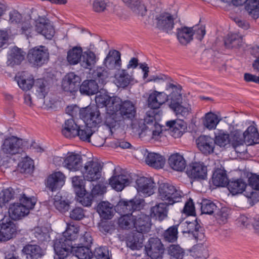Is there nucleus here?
Here are the masks:
<instances>
[{"instance_id":"15","label":"nucleus","mask_w":259,"mask_h":259,"mask_svg":"<svg viewBox=\"0 0 259 259\" xmlns=\"http://www.w3.org/2000/svg\"><path fill=\"white\" fill-rule=\"evenodd\" d=\"M66 177L61 171H55L50 175L45 181L46 188L52 192L59 190L64 185Z\"/></svg>"},{"instance_id":"11","label":"nucleus","mask_w":259,"mask_h":259,"mask_svg":"<svg viewBox=\"0 0 259 259\" xmlns=\"http://www.w3.org/2000/svg\"><path fill=\"white\" fill-rule=\"evenodd\" d=\"M206 166L201 162H192L187 166L186 174L194 180H203L207 177Z\"/></svg>"},{"instance_id":"49","label":"nucleus","mask_w":259,"mask_h":259,"mask_svg":"<svg viewBox=\"0 0 259 259\" xmlns=\"http://www.w3.org/2000/svg\"><path fill=\"white\" fill-rule=\"evenodd\" d=\"M97 126H90L86 125L81 129L79 127L77 131L76 136H78L80 140L83 141L91 142V137L93 135L94 131H93L92 128L96 127Z\"/></svg>"},{"instance_id":"55","label":"nucleus","mask_w":259,"mask_h":259,"mask_svg":"<svg viewBox=\"0 0 259 259\" xmlns=\"http://www.w3.org/2000/svg\"><path fill=\"white\" fill-rule=\"evenodd\" d=\"M219 122V120L215 114L212 113L206 114L204 125L209 130L214 129Z\"/></svg>"},{"instance_id":"26","label":"nucleus","mask_w":259,"mask_h":259,"mask_svg":"<svg viewBox=\"0 0 259 259\" xmlns=\"http://www.w3.org/2000/svg\"><path fill=\"white\" fill-rule=\"evenodd\" d=\"M162 115V111L158 110L148 112L144 119V124L145 130H152L153 127L159 128L160 124L157 121L160 120Z\"/></svg>"},{"instance_id":"18","label":"nucleus","mask_w":259,"mask_h":259,"mask_svg":"<svg viewBox=\"0 0 259 259\" xmlns=\"http://www.w3.org/2000/svg\"><path fill=\"white\" fill-rule=\"evenodd\" d=\"M136 186L138 192L147 196L153 194L156 189V184L151 178L140 177L136 181Z\"/></svg>"},{"instance_id":"14","label":"nucleus","mask_w":259,"mask_h":259,"mask_svg":"<svg viewBox=\"0 0 259 259\" xmlns=\"http://www.w3.org/2000/svg\"><path fill=\"white\" fill-rule=\"evenodd\" d=\"M181 225L185 228V229L182 231L183 233L192 234L197 241L203 239L204 237L203 229L201 227L197 219L192 221H186Z\"/></svg>"},{"instance_id":"63","label":"nucleus","mask_w":259,"mask_h":259,"mask_svg":"<svg viewBox=\"0 0 259 259\" xmlns=\"http://www.w3.org/2000/svg\"><path fill=\"white\" fill-rule=\"evenodd\" d=\"M70 218L75 221H80L85 217V210L81 207H75L70 212Z\"/></svg>"},{"instance_id":"24","label":"nucleus","mask_w":259,"mask_h":259,"mask_svg":"<svg viewBox=\"0 0 259 259\" xmlns=\"http://www.w3.org/2000/svg\"><path fill=\"white\" fill-rule=\"evenodd\" d=\"M22 253L26 259H39L44 255L39 245L32 244L25 245L22 249Z\"/></svg>"},{"instance_id":"27","label":"nucleus","mask_w":259,"mask_h":259,"mask_svg":"<svg viewBox=\"0 0 259 259\" xmlns=\"http://www.w3.org/2000/svg\"><path fill=\"white\" fill-rule=\"evenodd\" d=\"M96 210L100 218L104 220L111 219L115 211L113 205L108 201L99 203Z\"/></svg>"},{"instance_id":"16","label":"nucleus","mask_w":259,"mask_h":259,"mask_svg":"<svg viewBox=\"0 0 259 259\" xmlns=\"http://www.w3.org/2000/svg\"><path fill=\"white\" fill-rule=\"evenodd\" d=\"M156 27L160 30L168 33L174 27V18L169 13H161L155 17Z\"/></svg>"},{"instance_id":"58","label":"nucleus","mask_w":259,"mask_h":259,"mask_svg":"<svg viewBox=\"0 0 259 259\" xmlns=\"http://www.w3.org/2000/svg\"><path fill=\"white\" fill-rule=\"evenodd\" d=\"M14 195L15 192L11 187L2 190L0 192V204L5 205L6 203L14 198Z\"/></svg>"},{"instance_id":"10","label":"nucleus","mask_w":259,"mask_h":259,"mask_svg":"<svg viewBox=\"0 0 259 259\" xmlns=\"http://www.w3.org/2000/svg\"><path fill=\"white\" fill-rule=\"evenodd\" d=\"M170 102L169 106L176 113L177 116L186 117L190 113V108L182 105V97L180 93L173 92L170 96Z\"/></svg>"},{"instance_id":"64","label":"nucleus","mask_w":259,"mask_h":259,"mask_svg":"<svg viewBox=\"0 0 259 259\" xmlns=\"http://www.w3.org/2000/svg\"><path fill=\"white\" fill-rule=\"evenodd\" d=\"M245 9L251 14L259 11V0H246Z\"/></svg>"},{"instance_id":"13","label":"nucleus","mask_w":259,"mask_h":259,"mask_svg":"<svg viewBox=\"0 0 259 259\" xmlns=\"http://www.w3.org/2000/svg\"><path fill=\"white\" fill-rule=\"evenodd\" d=\"M164 249L163 245L157 237L150 238L148 244L145 246L146 253L152 259H158L160 257Z\"/></svg>"},{"instance_id":"3","label":"nucleus","mask_w":259,"mask_h":259,"mask_svg":"<svg viewBox=\"0 0 259 259\" xmlns=\"http://www.w3.org/2000/svg\"><path fill=\"white\" fill-rule=\"evenodd\" d=\"M182 194L181 190L169 183H161L158 188L159 198L169 205L179 202Z\"/></svg>"},{"instance_id":"19","label":"nucleus","mask_w":259,"mask_h":259,"mask_svg":"<svg viewBox=\"0 0 259 259\" xmlns=\"http://www.w3.org/2000/svg\"><path fill=\"white\" fill-rule=\"evenodd\" d=\"M141 152L148 165L156 169L161 168L164 166L165 160L163 156L158 153L150 152L146 149L142 150Z\"/></svg>"},{"instance_id":"54","label":"nucleus","mask_w":259,"mask_h":259,"mask_svg":"<svg viewBox=\"0 0 259 259\" xmlns=\"http://www.w3.org/2000/svg\"><path fill=\"white\" fill-rule=\"evenodd\" d=\"M21 172L30 174L34 168L33 161L28 157H26L18 164Z\"/></svg>"},{"instance_id":"4","label":"nucleus","mask_w":259,"mask_h":259,"mask_svg":"<svg viewBox=\"0 0 259 259\" xmlns=\"http://www.w3.org/2000/svg\"><path fill=\"white\" fill-rule=\"evenodd\" d=\"M113 111H116L123 120L125 119L133 120L137 115L135 104L128 100L123 101L120 99L117 100Z\"/></svg>"},{"instance_id":"31","label":"nucleus","mask_w":259,"mask_h":259,"mask_svg":"<svg viewBox=\"0 0 259 259\" xmlns=\"http://www.w3.org/2000/svg\"><path fill=\"white\" fill-rule=\"evenodd\" d=\"M170 167L176 171H182L186 166V162L183 155L176 153L171 154L168 159Z\"/></svg>"},{"instance_id":"42","label":"nucleus","mask_w":259,"mask_h":259,"mask_svg":"<svg viewBox=\"0 0 259 259\" xmlns=\"http://www.w3.org/2000/svg\"><path fill=\"white\" fill-rule=\"evenodd\" d=\"M190 253L194 259H206L209 256L208 249L201 243L194 245L190 250Z\"/></svg>"},{"instance_id":"40","label":"nucleus","mask_w":259,"mask_h":259,"mask_svg":"<svg viewBox=\"0 0 259 259\" xmlns=\"http://www.w3.org/2000/svg\"><path fill=\"white\" fill-rule=\"evenodd\" d=\"M245 143L248 145L259 143V134L257 129L253 125L249 126L243 133Z\"/></svg>"},{"instance_id":"51","label":"nucleus","mask_w":259,"mask_h":259,"mask_svg":"<svg viewBox=\"0 0 259 259\" xmlns=\"http://www.w3.org/2000/svg\"><path fill=\"white\" fill-rule=\"evenodd\" d=\"M230 142L234 148L243 145L245 143L244 140V134L239 130H236L232 132L231 135Z\"/></svg>"},{"instance_id":"7","label":"nucleus","mask_w":259,"mask_h":259,"mask_svg":"<svg viewBox=\"0 0 259 259\" xmlns=\"http://www.w3.org/2000/svg\"><path fill=\"white\" fill-rule=\"evenodd\" d=\"M17 83L23 90H29L33 85L36 88V92L40 97L45 98L47 92L44 80L41 78L37 79L35 82L33 78H26L23 76L18 77Z\"/></svg>"},{"instance_id":"61","label":"nucleus","mask_w":259,"mask_h":259,"mask_svg":"<svg viewBox=\"0 0 259 259\" xmlns=\"http://www.w3.org/2000/svg\"><path fill=\"white\" fill-rule=\"evenodd\" d=\"M109 6V2L107 0H95L93 3V10L97 13L105 11Z\"/></svg>"},{"instance_id":"47","label":"nucleus","mask_w":259,"mask_h":259,"mask_svg":"<svg viewBox=\"0 0 259 259\" xmlns=\"http://www.w3.org/2000/svg\"><path fill=\"white\" fill-rule=\"evenodd\" d=\"M96 63V55L92 51L83 52L80 64L84 68H91Z\"/></svg>"},{"instance_id":"30","label":"nucleus","mask_w":259,"mask_h":259,"mask_svg":"<svg viewBox=\"0 0 259 259\" xmlns=\"http://www.w3.org/2000/svg\"><path fill=\"white\" fill-rule=\"evenodd\" d=\"M169 204L164 202L159 203L150 209V216L151 218L162 221L167 217Z\"/></svg>"},{"instance_id":"22","label":"nucleus","mask_w":259,"mask_h":259,"mask_svg":"<svg viewBox=\"0 0 259 259\" xmlns=\"http://www.w3.org/2000/svg\"><path fill=\"white\" fill-rule=\"evenodd\" d=\"M198 149L205 155L211 154L214 151L215 141L214 139L208 136L202 135L196 139Z\"/></svg>"},{"instance_id":"59","label":"nucleus","mask_w":259,"mask_h":259,"mask_svg":"<svg viewBox=\"0 0 259 259\" xmlns=\"http://www.w3.org/2000/svg\"><path fill=\"white\" fill-rule=\"evenodd\" d=\"M215 145H217L220 147H225L230 142L229 135L221 131L218 135L215 137Z\"/></svg>"},{"instance_id":"53","label":"nucleus","mask_w":259,"mask_h":259,"mask_svg":"<svg viewBox=\"0 0 259 259\" xmlns=\"http://www.w3.org/2000/svg\"><path fill=\"white\" fill-rule=\"evenodd\" d=\"M201 210L202 213L212 214L215 213L217 210L218 207L214 203L210 200L204 199L201 203Z\"/></svg>"},{"instance_id":"50","label":"nucleus","mask_w":259,"mask_h":259,"mask_svg":"<svg viewBox=\"0 0 259 259\" xmlns=\"http://www.w3.org/2000/svg\"><path fill=\"white\" fill-rule=\"evenodd\" d=\"M118 219L119 226L124 229H130L134 228V216L126 214H120Z\"/></svg>"},{"instance_id":"25","label":"nucleus","mask_w":259,"mask_h":259,"mask_svg":"<svg viewBox=\"0 0 259 259\" xmlns=\"http://www.w3.org/2000/svg\"><path fill=\"white\" fill-rule=\"evenodd\" d=\"M16 226L11 222H2L0 229V241H7L13 238L16 235Z\"/></svg>"},{"instance_id":"37","label":"nucleus","mask_w":259,"mask_h":259,"mask_svg":"<svg viewBox=\"0 0 259 259\" xmlns=\"http://www.w3.org/2000/svg\"><path fill=\"white\" fill-rule=\"evenodd\" d=\"M171 132V136L175 138L181 137L184 134L186 128L183 120H170L166 122Z\"/></svg>"},{"instance_id":"57","label":"nucleus","mask_w":259,"mask_h":259,"mask_svg":"<svg viewBox=\"0 0 259 259\" xmlns=\"http://www.w3.org/2000/svg\"><path fill=\"white\" fill-rule=\"evenodd\" d=\"M168 254L176 259H183L185 252L179 245H170L168 249Z\"/></svg>"},{"instance_id":"45","label":"nucleus","mask_w":259,"mask_h":259,"mask_svg":"<svg viewBox=\"0 0 259 259\" xmlns=\"http://www.w3.org/2000/svg\"><path fill=\"white\" fill-rule=\"evenodd\" d=\"M143 201L142 199L136 197L130 200H126L127 214L134 216V215L138 213L142 206V202Z\"/></svg>"},{"instance_id":"32","label":"nucleus","mask_w":259,"mask_h":259,"mask_svg":"<svg viewBox=\"0 0 259 259\" xmlns=\"http://www.w3.org/2000/svg\"><path fill=\"white\" fill-rule=\"evenodd\" d=\"M130 182L127 177L124 175L113 176L109 179V185L117 191H122Z\"/></svg>"},{"instance_id":"33","label":"nucleus","mask_w":259,"mask_h":259,"mask_svg":"<svg viewBox=\"0 0 259 259\" xmlns=\"http://www.w3.org/2000/svg\"><path fill=\"white\" fill-rule=\"evenodd\" d=\"M120 100L119 98L116 97H111L107 93H102L100 92L99 94L96 96L95 101L96 103V106L99 109V107H104L112 105V110L113 109L114 106L117 102V100Z\"/></svg>"},{"instance_id":"8","label":"nucleus","mask_w":259,"mask_h":259,"mask_svg":"<svg viewBox=\"0 0 259 259\" xmlns=\"http://www.w3.org/2000/svg\"><path fill=\"white\" fill-rule=\"evenodd\" d=\"M102 166L98 161L91 160L87 162L83 167L82 174L84 180L95 182L101 177Z\"/></svg>"},{"instance_id":"56","label":"nucleus","mask_w":259,"mask_h":259,"mask_svg":"<svg viewBox=\"0 0 259 259\" xmlns=\"http://www.w3.org/2000/svg\"><path fill=\"white\" fill-rule=\"evenodd\" d=\"M93 253L97 259H111V254L109 252L108 247L100 246L95 248Z\"/></svg>"},{"instance_id":"62","label":"nucleus","mask_w":259,"mask_h":259,"mask_svg":"<svg viewBox=\"0 0 259 259\" xmlns=\"http://www.w3.org/2000/svg\"><path fill=\"white\" fill-rule=\"evenodd\" d=\"M241 40L236 34H232L225 42V46L228 48H238L241 46Z\"/></svg>"},{"instance_id":"36","label":"nucleus","mask_w":259,"mask_h":259,"mask_svg":"<svg viewBox=\"0 0 259 259\" xmlns=\"http://www.w3.org/2000/svg\"><path fill=\"white\" fill-rule=\"evenodd\" d=\"M79 91L83 95H93L98 93L99 85L95 80H85L80 84Z\"/></svg>"},{"instance_id":"9","label":"nucleus","mask_w":259,"mask_h":259,"mask_svg":"<svg viewBox=\"0 0 259 259\" xmlns=\"http://www.w3.org/2000/svg\"><path fill=\"white\" fill-rule=\"evenodd\" d=\"M26 142L16 137L6 138L2 146V150L5 154L15 155L20 152L23 148L24 144Z\"/></svg>"},{"instance_id":"46","label":"nucleus","mask_w":259,"mask_h":259,"mask_svg":"<svg viewBox=\"0 0 259 259\" xmlns=\"http://www.w3.org/2000/svg\"><path fill=\"white\" fill-rule=\"evenodd\" d=\"M179 225H173L169 227L163 233L162 237L165 242L174 243L177 241Z\"/></svg>"},{"instance_id":"35","label":"nucleus","mask_w":259,"mask_h":259,"mask_svg":"<svg viewBox=\"0 0 259 259\" xmlns=\"http://www.w3.org/2000/svg\"><path fill=\"white\" fill-rule=\"evenodd\" d=\"M211 179L214 186L222 187L227 186L229 181L227 171L224 168H217L215 169L213 172Z\"/></svg>"},{"instance_id":"60","label":"nucleus","mask_w":259,"mask_h":259,"mask_svg":"<svg viewBox=\"0 0 259 259\" xmlns=\"http://www.w3.org/2000/svg\"><path fill=\"white\" fill-rule=\"evenodd\" d=\"M34 236L40 242L47 241L50 238L49 232L45 228H37L34 232Z\"/></svg>"},{"instance_id":"39","label":"nucleus","mask_w":259,"mask_h":259,"mask_svg":"<svg viewBox=\"0 0 259 259\" xmlns=\"http://www.w3.org/2000/svg\"><path fill=\"white\" fill-rule=\"evenodd\" d=\"M125 5L136 15L145 16L147 13L146 6L142 4L141 0H122Z\"/></svg>"},{"instance_id":"52","label":"nucleus","mask_w":259,"mask_h":259,"mask_svg":"<svg viewBox=\"0 0 259 259\" xmlns=\"http://www.w3.org/2000/svg\"><path fill=\"white\" fill-rule=\"evenodd\" d=\"M132 80V76L125 69L121 70L119 75L116 77L117 85L122 88L127 87Z\"/></svg>"},{"instance_id":"28","label":"nucleus","mask_w":259,"mask_h":259,"mask_svg":"<svg viewBox=\"0 0 259 259\" xmlns=\"http://www.w3.org/2000/svg\"><path fill=\"white\" fill-rule=\"evenodd\" d=\"M25 54L21 49L17 47L12 48L8 54V65L14 66L20 64L24 59Z\"/></svg>"},{"instance_id":"2","label":"nucleus","mask_w":259,"mask_h":259,"mask_svg":"<svg viewBox=\"0 0 259 259\" xmlns=\"http://www.w3.org/2000/svg\"><path fill=\"white\" fill-rule=\"evenodd\" d=\"M18 199L20 202L11 204L9 208L10 217L14 220H20L27 215L36 202L34 197H29L25 194L20 195Z\"/></svg>"},{"instance_id":"17","label":"nucleus","mask_w":259,"mask_h":259,"mask_svg":"<svg viewBox=\"0 0 259 259\" xmlns=\"http://www.w3.org/2000/svg\"><path fill=\"white\" fill-rule=\"evenodd\" d=\"M65 167L70 171H76L82 166V156L75 152H68L63 162Z\"/></svg>"},{"instance_id":"1","label":"nucleus","mask_w":259,"mask_h":259,"mask_svg":"<svg viewBox=\"0 0 259 259\" xmlns=\"http://www.w3.org/2000/svg\"><path fill=\"white\" fill-rule=\"evenodd\" d=\"M79 228L74 225L69 226L62 235L54 240V249L57 258L67 259L71 253L78 259H91L93 253L90 248L78 245L73 246L72 241L78 237Z\"/></svg>"},{"instance_id":"34","label":"nucleus","mask_w":259,"mask_h":259,"mask_svg":"<svg viewBox=\"0 0 259 259\" xmlns=\"http://www.w3.org/2000/svg\"><path fill=\"white\" fill-rule=\"evenodd\" d=\"M79 127L73 118L68 119L62 125V134L67 138H74L78 133Z\"/></svg>"},{"instance_id":"21","label":"nucleus","mask_w":259,"mask_h":259,"mask_svg":"<svg viewBox=\"0 0 259 259\" xmlns=\"http://www.w3.org/2000/svg\"><path fill=\"white\" fill-rule=\"evenodd\" d=\"M80 77L73 72L68 74L62 82V88L65 92L75 93L79 89Z\"/></svg>"},{"instance_id":"44","label":"nucleus","mask_w":259,"mask_h":259,"mask_svg":"<svg viewBox=\"0 0 259 259\" xmlns=\"http://www.w3.org/2000/svg\"><path fill=\"white\" fill-rule=\"evenodd\" d=\"M53 202L56 209L61 213L67 211L70 207L69 201L65 200L59 193L54 196Z\"/></svg>"},{"instance_id":"6","label":"nucleus","mask_w":259,"mask_h":259,"mask_svg":"<svg viewBox=\"0 0 259 259\" xmlns=\"http://www.w3.org/2000/svg\"><path fill=\"white\" fill-rule=\"evenodd\" d=\"M28 62L35 66H41L47 62L49 58L48 50L40 46L30 49L27 54Z\"/></svg>"},{"instance_id":"5","label":"nucleus","mask_w":259,"mask_h":259,"mask_svg":"<svg viewBox=\"0 0 259 259\" xmlns=\"http://www.w3.org/2000/svg\"><path fill=\"white\" fill-rule=\"evenodd\" d=\"M78 114L86 125L98 126L102 122L100 112L98 107L95 105L80 109Z\"/></svg>"},{"instance_id":"20","label":"nucleus","mask_w":259,"mask_h":259,"mask_svg":"<svg viewBox=\"0 0 259 259\" xmlns=\"http://www.w3.org/2000/svg\"><path fill=\"white\" fill-rule=\"evenodd\" d=\"M134 228L142 234L149 232L151 228L150 217L139 211L134 215Z\"/></svg>"},{"instance_id":"12","label":"nucleus","mask_w":259,"mask_h":259,"mask_svg":"<svg viewBox=\"0 0 259 259\" xmlns=\"http://www.w3.org/2000/svg\"><path fill=\"white\" fill-rule=\"evenodd\" d=\"M36 31L44 35L46 38L51 39L55 34V30L50 21L45 17L39 16L35 20Z\"/></svg>"},{"instance_id":"48","label":"nucleus","mask_w":259,"mask_h":259,"mask_svg":"<svg viewBox=\"0 0 259 259\" xmlns=\"http://www.w3.org/2000/svg\"><path fill=\"white\" fill-rule=\"evenodd\" d=\"M84 183V180L81 177L74 176L72 178V186L77 196H82L83 192H86Z\"/></svg>"},{"instance_id":"41","label":"nucleus","mask_w":259,"mask_h":259,"mask_svg":"<svg viewBox=\"0 0 259 259\" xmlns=\"http://www.w3.org/2000/svg\"><path fill=\"white\" fill-rule=\"evenodd\" d=\"M227 186L228 190L233 194H237L245 191L246 184L241 179L229 180Z\"/></svg>"},{"instance_id":"43","label":"nucleus","mask_w":259,"mask_h":259,"mask_svg":"<svg viewBox=\"0 0 259 259\" xmlns=\"http://www.w3.org/2000/svg\"><path fill=\"white\" fill-rule=\"evenodd\" d=\"M83 52L81 48L75 47L68 51L67 60L71 65L77 64L80 62Z\"/></svg>"},{"instance_id":"23","label":"nucleus","mask_w":259,"mask_h":259,"mask_svg":"<svg viewBox=\"0 0 259 259\" xmlns=\"http://www.w3.org/2000/svg\"><path fill=\"white\" fill-rule=\"evenodd\" d=\"M104 63L109 69L119 70L121 66L120 53L115 50L110 51L104 59Z\"/></svg>"},{"instance_id":"38","label":"nucleus","mask_w":259,"mask_h":259,"mask_svg":"<svg viewBox=\"0 0 259 259\" xmlns=\"http://www.w3.org/2000/svg\"><path fill=\"white\" fill-rule=\"evenodd\" d=\"M177 30V38L181 44L187 45L193 40V28L184 26Z\"/></svg>"},{"instance_id":"29","label":"nucleus","mask_w":259,"mask_h":259,"mask_svg":"<svg viewBox=\"0 0 259 259\" xmlns=\"http://www.w3.org/2000/svg\"><path fill=\"white\" fill-rule=\"evenodd\" d=\"M105 125L108 127L111 133L113 130L118 128L120 125L123 124L124 120L119 116L116 111H113L111 114H108L105 119Z\"/></svg>"}]
</instances>
